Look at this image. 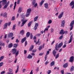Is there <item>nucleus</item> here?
<instances>
[{
  "instance_id": "obj_32",
  "label": "nucleus",
  "mask_w": 74,
  "mask_h": 74,
  "mask_svg": "<svg viewBox=\"0 0 74 74\" xmlns=\"http://www.w3.org/2000/svg\"><path fill=\"white\" fill-rule=\"evenodd\" d=\"M42 49V45L40 46L38 49L39 51H40V50H41Z\"/></svg>"
},
{
  "instance_id": "obj_15",
  "label": "nucleus",
  "mask_w": 74,
  "mask_h": 74,
  "mask_svg": "<svg viewBox=\"0 0 74 74\" xmlns=\"http://www.w3.org/2000/svg\"><path fill=\"white\" fill-rule=\"evenodd\" d=\"M64 13V12H62L58 16V18H61L63 16Z\"/></svg>"
},
{
  "instance_id": "obj_25",
  "label": "nucleus",
  "mask_w": 74,
  "mask_h": 74,
  "mask_svg": "<svg viewBox=\"0 0 74 74\" xmlns=\"http://www.w3.org/2000/svg\"><path fill=\"white\" fill-rule=\"evenodd\" d=\"M20 33L21 35H23L24 33H25V31L24 30H23L20 31Z\"/></svg>"
},
{
  "instance_id": "obj_45",
  "label": "nucleus",
  "mask_w": 74,
  "mask_h": 74,
  "mask_svg": "<svg viewBox=\"0 0 74 74\" xmlns=\"http://www.w3.org/2000/svg\"><path fill=\"white\" fill-rule=\"evenodd\" d=\"M69 35L71 36H72V37H73V32H71V33L69 34Z\"/></svg>"
},
{
  "instance_id": "obj_30",
  "label": "nucleus",
  "mask_w": 74,
  "mask_h": 74,
  "mask_svg": "<svg viewBox=\"0 0 74 74\" xmlns=\"http://www.w3.org/2000/svg\"><path fill=\"white\" fill-rule=\"evenodd\" d=\"M32 58H33V56L30 54H29L27 57V58H28V59H32Z\"/></svg>"
},
{
  "instance_id": "obj_23",
  "label": "nucleus",
  "mask_w": 74,
  "mask_h": 74,
  "mask_svg": "<svg viewBox=\"0 0 74 74\" xmlns=\"http://www.w3.org/2000/svg\"><path fill=\"white\" fill-rule=\"evenodd\" d=\"M72 40H73V37H72V36H71L70 37V39L69 41V44H70V42H71L72 41Z\"/></svg>"
},
{
  "instance_id": "obj_29",
  "label": "nucleus",
  "mask_w": 74,
  "mask_h": 74,
  "mask_svg": "<svg viewBox=\"0 0 74 74\" xmlns=\"http://www.w3.org/2000/svg\"><path fill=\"white\" fill-rule=\"evenodd\" d=\"M38 16H36V17H35L34 18V22H36L38 20Z\"/></svg>"
},
{
  "instance_id": "obj_2",
  "label": "nucleus",
  "mask_w": 74,
  "mask_h": 74,
  "mask_svg": "<svg viewBox=\"0 0 74 74\" xmlns=\"http://www.w3.org/2000/svg\"><path fill=\"white\" fill-rule=\"evenodd\" d=\"M59 49L58 48V47H55V49H54L52 51V53L54 56H56V54L57 53V51H58Z\"/></svg>"
},
{
  "instance_id": "obj_51",
  "label": "nucleus",
  "mask_w": 74,
  "mask_h": 74,
  "mask_svg": "<svg viewBox=\"0 0 74 74\" xmlns=\"http://www.w3.org/2000/svg\"><path fill=\"white\" fill-rule=\"evenodd\" d=\"M46 30H47V31H48V28H46L45 29V30L44 31V33H45V31H46Z\"/></svg>"
},
{
  "instance_id": "obj_7",
  "label": "nucleus",
  "mask_w": 74,
  "mask_h": 74,
  "mask_svg": "<svg viewBox=\"0 0 74 74\" xmlns=\"http://www.w3.org/2000/svg\"><path fill=\"white\" fill-rule=\"evenodd\" d=\"M70 6H72L71 7V8H72V9H73L74 8V1H72L70 3Z\"/></svg>"
},
{
  "instance_id": "obj_49",
  "label": "nucleus",
  "mask_w": 74,
  "mask_h": 74,
  "mask_svg": "<svg viewBox=\"0 0 74 74\" xmlns=\"http://www.w3.org/2000/svg\"><path fill=\"white\" fill-rule=\"evenodd\" d=\"M3 62H1L0 63V68L3 65Z\"/></svg>"
},
{
  "instance_id": "obj_17",
  "label": "nucleus",
  "mask_w": 74,
  "mask_h": 74,
  "mask_svg": "<svg viewBox=\"0 0 74 74\" xmlns=\"http://www.w3.org/2000/svg\"><path fill=\"white\" fill-rule=\"evenodd\" d=\"M68 66V63H66L65 64L63 65V67L64 68H66Z\"/></svg>"
},
{
  "instance_id": "obj_13",
  "label": "nucleus",
  "mask_w": 74,
  "mask_h": 74,
  "mask_svg": "<svg viewBox=\"0 0 74 74\" xmlns=\"http://www.w3.org/2000/svg\"><path fill=\"white\" fill-rule=\"evenodd\" d=\"M26 37L24 38L23 39L21 40V43H23L24 42H25V41H26Z\"/></svg>"
},
{
  "instance_id": "obj_34",
  "label": "nucleus",
  "mask_w": 74,
  "mask_h": 74,
  "mask_svg": "<svg viewBox=\"0 0 74 74\" xmlns=\"http://www.w3.org/2000/svg\"><path fill=\"white\" fill-rule=\"evenodd\" d=\"M30 13L27 12L25 15V16H26V17H27L29 16V15H30Z\"/></svg>"
},
{
  "instance_id": "obj_53",
  "label": "nucleus",
  "mask_w": 74,
  "mask_h": 74,
  "mask_svg": "<svg viewBox=\"0 0 74 74\" xmlns=\"http://www.w3.org/2000/svg\"><path fill=\"white\" fill-rule=\"evenodd\" d=\"M63 35L61 36L59 38V39H62V38H63Z\"/></svg>"
},
{
  "instance_id": "obj_3",
  "label": "nucleus",
  "mask_w": 74,
  "mask_h": 74,
  "mask_svg": "<svg viewBox=\"0 0 74 74\" xmlns=\"http://www.w3.org/2000/svg\"><path fill=\"white\" fill-rule=\"evenodd\" d=\"M25 18H23L21 19V22H23L22 23V24L21 25V27L23 26H24V25L26 23V22H27L28 20H25L24 21V20H25Z\"/></svg>"
},
{
  "instance_id": "obj_9",
  "label": "nucleus",
  "mask_w": 74,
  "mask_h": 74,
  "mask_svg": "<svg viewBox=\"0 0 74 74\" xmlns=\"http://www.w3.org/2000/svg\"><path fill=\"white\" fill-rule=\"evenodd\" d=\"M49 51H47L45 57V60L44 61H46V60H47V55H49Z\"/></svg>"
},
{
  "instance_id": "obj_6",
  "label": "nucleus",
  "mask_w": 74,
  "mask_h": 74,
  "mask_svg": "<svg viewBox=\"0 0 74 74\" xmlns=\"http://www.w3.org/2000/svg\"><path fill=\"white\" fill-rule=\"evenodd\" d=\"M61 23V27H64V26H65V21H64V20L62 21Z\"/></svg>"
},
{
  "instance_id": "obj_31",
  "label": "nucleus",
  "mask_w": 74,
  "mask_h": 74,
  "mask_svg": "<svg viewBox=\"0 0 74 74\" xmlns=\"http://www.w3.org/2000/svg\"><path fill=\"white\" fill-rule=\"evenodd\" d=\"M73 70H74V67L73 66H72V67L70 69V71H73Z\"/></svg>"
},
{
  "instance_id": "obj_4",
  "label": "nucleus",
  "mask_w": 74,
  "mask_h": 74,
  "mask_svg": "<svg viewBox=\"0 0 74 74\" xmlns=\"http://www.w3.org/2000/svg\"><path fill=\"white\" fill-rule=\"evenodd\" d=\"M74 20H73L71 22L70 24V27H71L70 28V31H71V30L73 29V27L74 26L73 25H74Z\"/></svg>"
},
{
  "instance_id": "obj_54",
  "label": "nucleus",
  "mask_w": 74,
  "mask_h": 74,
  "mask_svg": "<svg viewBox=\"0 0 74 74\" xmlns=\"http://www.w3.org/2000/svg\"><path fill=\"white\" fill-rule=\"evenodd\" d=\"M27 41H26L25 42V47H26L27 45Z\"/></svg>"
},
{
  "instance_id": "obj_16",
  "label": "nucleus",
  "mask_w": 74,
  "mask_h": 74,
  "mask_svg": "<svg viewBox=\"0 0 74 74\" xmlns=\"http://www.w3.org/2000/svg\"><path fill=\"white\" fill-rule=\"evenodd\" d=\"M0 45H1V46H3V47H4V45H5V44L4 43H3V42L1 41H0Z\"/></svg>"
},
{
  "instance_id": "obj_61",
  "label": "nucleus",
  "mask_w": 74,
  "mask_h": 74,
  "mask_svg": "<svg viewBox=\"0 0 74 74\" xmlns=\"http://www.w3.org/2000/svg\"><path fill=\"white\" fill-rule=\"evenodd\" d=\"M10 4V1H8V2L6 4V5H8Z\"/></svg>"
},
{
  "instance_id": "obj_21",
  "label": "nucleus",
  "mask_w": 74,
  "mask_h": 74,
  "mask_svg": "<svg viewBox=\"0 0 74 74\" xmlns=\"http://www.w3.org/2000/svg\"><path fill=\"white\" fill-rule=\"evenodd\" d=\"M60 34H62V35L64 34V30L63 29H61L60 32Z\"/></svg>"
},
{
  "instance_id": "obj_63",
  "label": "nucleus",
  "mask_w": 74,
  "mask_h": 74,
  "mask_svg": "<svg viewBox=\"0 0 74 74\" xmlns=\"http://www.w3.org/2000/svg\"><path fill=\"white\" fill-rule=\"evenodd\" d=\"M24 54H26L27 53V50H24Z\"/></svg>"
},
{
  "instance_id": "obj_5",
  "label": "nucleus",
  "mask_w": 74,
  "mask_h": 74,
  "mask_svg": "<svg viewBox=\"0 0 74 74\" xmlns=\"http://www.w3.org/2000/svg\"><path fill=\"white\" fill-rule=\"evenodd\" d=\"M32 5L34 6V7L35 8H36L37 6V3H36V0H33L32 1Z\"/></svg>"
},
{
  "instance_id": "obj_42",
  "label": "nucleus",
  "mask_w": 74,
  "mask_h": 74,
  "mask_svg": "<svg viewBox=\"0 0 74 74\" xmlns=\"http://www.w3.org/2000/svg\"><path fill=\"white\" fill-rule=\"evenodd\" d=\"M18 70H19V65H18L17 66V69L15 73H17Z\"/></svg>"
},
{
  "instance_id": "obj_37",
  "label": "nucleus",
  "mask_w": 74,
  "mask_h": 74,
  "mask_svg": "<svg viewBox=\"0 0 74 74\" xmlns=\"http://www.w3.org/2000/svg\"><path fill=\"white\" fill-rule=\"evenodd\" d=\"M16 2L15 1L14 2V8H13V10H15V8H16Z\"/></svg>"
},
{
  "instance_id": "obj_22",
  "label": "nucleus",
  "mask_w": 74,
  "mask_h": 74,
  "mask_svg": "<svg viewBox=\"0 0 74 74\" xmlns=\"http://www.w3.org/2000/svg\"><path fill=\"white\" fill-rule=\"evenodd\" d=\"M33 21H32L29 23L28 24V27H30V26H31V25H32V23H33Z\"/></svg>"
},
{
  "instance_id": "obj_33",
  "label": "nucleus",
  "mask_w": 74,
  "mask_h": 74,
  "mask_svg": "<svg viewBox=\"0 0 74 74\" xmlns=\"http://www.w3.org/2000/svg\"><path fill=\"white\" fill-rule=\"evenodd\" d=\"M43 3H44V1H41V2H40L39 3V5H40V6H41V5H42Z\"/></svg>"
},
{
  "instance_id": "obj_57",
  "label": "nucleus",
  "mask_w": 74,
  "mask_h": 74,
  "mask_svg": "<svg viewBox=\"0 0 74 74\" xmlns=\"http://www.w3.org/2000/svg\"><path fill=\"white\" fill-rule=\"evenodd\" d=\"M44 53H40L39 54V56H42V55H43V54H44Z\"/></svg>"
},
{
  "instance_id": "obj_40",
  "label": "nucleus",
  "mask_w": 74,
  "mask_h": 74,
  "mask_svg": "<svg viewBox=\"0 0 74 74\" xmlns=\"http://www.w3.org/2000/svg\"><path fill=\"white\" fill-rule=\"evenodd\" d=\"M21 18H25V16L23 14L21 15Z\"/></svg>"
},
{
  "instance_id": "obj_60",
  "label": "nucleus",
  "mask_w": 74,
  "mask_h": 74,
  "mask_svg": "<svg viewBox=\"0 0 74 74\" xmlns=\"http://www.w3.org/2000/svg\"><path fill=\"white\" fill-rule=\"evenodd\" d=\"M49 62H48V61H47L45 63V65H47V64H48Z\"/></svg>"
},
{
  "instance_id": "obj_47",
  "label": "nucleus",
  "mask_w": 74,
  "mask_h": 74,
  "mask_svg": "<svg viewBox=\"0 0 74 74\" xmlns=\"http://www.w3.org/2000/svg\"><path fill=\"white\" fill-rule=\"evenodd\" d=\"M20 3H21V0H18L17 2V4H19Z\"/></svg>"
},
{
  "instance_id": "obj_41",
  "label": "nucleus",
  "mask_w": 74,
  "mask_h": 74,
  "mask_svg": "<svg viewBox=\"0 0 74 74\" xmlns=\"http://www.w3.org/2000/svg\"><path fill=\"white\" fill-rule=\"evenodd\" d=\"M15 27H16V25H14L13 26V27L12 28V30H14L15 29Z\"/></svg>"
},
{
  "instance_id": "obj_64",
  "label": "nucleus",
  "mask_w": 74,
  "mask_h": 74,
  "mask_svg": "<svg viewBox=\"0 0 74 74\" xmlns=\"http://www.w3.org/2000/svg\"><path fill=\"white\" fill-rule=\"evenodd\" d=\"M5 73V71H3L1 73V74H4Z\"/></svg>"
},
{
  "instance_id": "obj_56",
  "label": "nucleus",
  "mask_w": 74,
  "mask_h": 74,
  "mask_svg": "<svg viewBox=\"0 0 74 74\" xmlns=\"http://www.w3.org/2000/svg\"><path fill=\"white\" fill-rule=\"evenodd\" d=\"M16 43H18V42H19V40H18V39H16Z\"/></svg>"
},
{
  "instance_id": "obj_1",
  "label": "nucleus",
  "mask_w": 74,
  "mask_h": 74,
  "mask_svg": "<svg viewBox=\"0 0 74 74\" xmlns=\"http://www.w3.org/2000/svg\"><path fill=\"white\" fill-rule=\"evenodd\" d=\"M16 51H17V50H16V49L15 48H14L12 49L11 51V52L13 54H15V56L16 57V56H18V54H19V51L18 50L17 51V52H16Z\"/></svg>"
},
{
  "instance_id": "obj_20",
  "label": "nucleus",
  "mask_w": 74,
  "mask_h": 74,
  "mask_svg": "<svg viewBox=\"0 0 74 74\" xmlns=\"http://www.w3.org/2000/svg\"><path fill=\"white\" fill-rule=\"evenodd\" d=\"M8 25V23H5V24L4 25V27L3 28V29H7V25Z\"/></svg>"
},
{
  "instance_id": "obj_11",
  "label": "nucleus",
  "mask_w": 74,
  "mask_h": 74,
  "mask_svg": "<svg viewBox=\"0 0 74 74\" xmlns=\"http://www.w3.org/2000/svg\"><path fill=\"white\" fill-rule=\"evenodd\" d=\"M2 3V4L4 5L7 3V0H3L2 1H0V4Z\"/></svg>"
},
{
  "instance_id": "obj_43",
  "label": "nucleus",
  "mask_w": 74,
  "mask_h": 74,
  "mask_svg": "<svg viewBox=\"0 0 74 74\" xmlns=\"http://www.w3.org/2000/svg\"><path fill=\"white\" fill-rule=\"evenodd\" d=\"M30 39H32L33 38V34H32V33H31L30 34Z\"/></svg>"
},
{
  "instance_id": "obj_46",
  "label": "nucleus",
  "mask_w": 74,
  "mask_h": 74,
  "mask_svg": "<svg viewBox=\"0 0 74 74\" xmlns=\"http://www.w3.org/2000/svg\"><path fill=\"white\" fill-rule=\"evenodd\" d=\"M15 19V16H13L12 17L11 21H14Z\"/></svg>"
},
{
  "instance_id": "obj_36",
  "label": "nucleus",
  "mask_w": 74,
  "mask_h": 74,
  "mask_svg": "<svg viewBox=\"0 0 74 74\" xmlns=\"http://www.w3.org/2000/svg\"><path fill=\"white\" fill-rule=\"evenodd\" d=\"M18 43L14 44L13 46V48H16V47H18Z\"/></svg>"
},
{
  "instance_id": "obj_52",
  "label": "nucleus",
  "mask_w": 74,
  "mask_h": 74,
  "mask_svg": "<svg viewBox=\"0 0 74 74\" xmlns=\"http://www.w3.org/2000/svg\"><path fill=\"white\" fill-rule=\"evenodd\" d=\"M68 32L67 31H65L64 32V34H67L68 33Z\"/></svg>"
},
{
  "instance_id": "obj_10",
  "label": "nucleus",
  "mask_w": 74,
  "mask_h": 74,
  "mask_svg": "<svg viewBox=\"0 0 74 74\" xmlns=\"http://www.w3.org/2000/svg\"><path fill=\"white\" fill-rule=\"evenodd\" d=\"M13 36H14V34L12 33H10L8 34V38H11V37H12Z\"/></svg>"
},
{
  "instance_id": "obj_62",
  "label": "nucleus",
  "mask_w": 74,
  "mask_h": 74,
  "mask_svg": "<svg viewBox=\"0 0 74 74\" xmlns=\"http://www.w3.org/2000/svg\"><path fill=\"white\" fill-rule=\"evenodd\" d=\"M9 72L10 73H12V70L11 69H9Z\"/></svg>"
},
{
  "instance_id": "obj_24",
  "label": "nucleus",
  "mask_w": 74,
  "mask_h": 74,
  "mask_svg": "<svg viewBox=\"0 0 74 74\" xmlns=\"http://www.w3.org/2000/svg\"><path fill=\"white\" fill-rule=\"evenodd\" d=\"M29 36H30V32H28L26 33V37L27 38H28Z\"/></svg>"
},
{
  "instance_id": "obj_27",
  "label": "nucleus",
  "mask_w": 74,
  "mask_h": 74,
  "mask_svg": "<svg viewBox=\"0 0 74 74\" xmlns=\"http://www.w3.org/2000/svg\"><path fill=\"white\" fill-rule=\"evenodd\" d=\"M31 11H32V9H31V8H29L27 10V12H28L30 14V12Z\"/></svg>"
},
{
  "instance_id": "obj_8",
  "label": "nucleus",
  "mask_w": 74,
  "mask_h": 74,
  "mask_svg": "<svg viewBox=\"0 0 74 74\" xmlns=\"http://www.w3.org/2000/svg\"><path fill=\"white\" fill-rule=\"evenodd\" d=\"M74 58L73 56L71 57L69 62H71V63H73V61H74Z\"/></svg>"
},
{
  "instance_id": "obj_38",
  "label": "nucleus",
  "mask_w": 74,
  "mask_h": 74,
  "mask_svg": "<svg viewBox=\"0 0 74 74\" xmlns=\"http://www.w3.org/2000/svg\"><path fill=\"white\" fill-rule=\"evenodd\" d=\"M46 73H47V74H50L51 73V70H48L47 71Z\"/></svg>"
},
{
  "instance_id": "obj_39",
  "label": "nucleus",
  "mask_w": 74,
  "mask_h": 74,
  "mask_svg": "<svg viewBox=\"0 0 74 74\" xmlns=\"http://www.w3.org/2000/svg\"><path fill=\"white\" fill-rule=\"evenodd\" d=\"M59 56V53H58L56 56V59H57Z\"/></svg>"
},
{
  "instance_id": "obj_50",
  "label": "nucleus",
  "mask_w": 74,
  "mask_h": 74,
  "mask_svg": "<svg viewBox=\"0 0 74 74\" xmlns=\"http://www.w3.org/2000/svg\"><path fill=\"white\" fill-rule=\"evenodd\" d=\"M8 5H5L3 7V9H5V8H7Z\"/></svg>"
},
{
  "instance_id": "obj_19",
  "label": "nucleus",
  "mask_w": 74,
  "mask_h": 74,
  "mask_svg": "<svg viewBox=\"0 0 74 74\" xmlns=\"http://www.w3.org/2000/svg\"><path fill=\"white\" fill-rule=\"evenodd\" d=\"M34 48V45H32L31 46L30 48L29 49V51H32Z\"/></svg>"
},
{
  "instance_id": "obj_59",
  "label": "nucleus",
  "mask_w": 74,
  "mask_h": 74,
  "mask_svg": "<svg viewBox=\"0 0 74 74\" xmlns=\"http://www.w3.org/2000/svg\"><path fill=\"white\" fill-rule=\"evenodd\" d=\"M60 72L62 74H64V70L61 71Z\"/></svg>"
},
{
  "instance_id": "obj_26",
  "label": "nucleus",
  "mask_w": 74,
  "mask_h": 74,
  "mask_svg": "<svg viewBox=\"0 0 74 74\" xmlns=\"http://www.w3.org/2000/svg\"><path fill=\"white\" fill-rule=\"evenodd\" d=\"M55 64V62L54 61H52L50 63V66L52 67V66H53Z\"/></svg>"
},
{
  "instance_id": "obj_28",
  "label": "nucleus",
  "mask_w": 74,
  "mask_h": 74,
  "mask_svg": "<svg viewBox=\"0 0 74 74\" xmlns=\"http://www.w3.org/2000/svg\"><path fill=\"white\" fill-rule=\"evenodd\" d=\"M12 45H13V44H12V43H11L8 45V47L9 48H11V47H12Z\"/></svg>"
},
{
  "instance_id": "obj_12",
  "label": "nucleus",
  "mask_w": 74,
  "mask_h": 74,
  "mask_svg": "<svg viewBox=\"0 0 74 74\" xmlns=\"http://www.w3.org/2000/svg\"><path fill=\"white\" fill-rule=\"evenodd\" d=\"M45 7L47 9H48L49 7H48V4L47 3H46L44 4Z\"/></svg>"
},
{
  "instance_id": "obj_14",
  "label": "nucleus",
  "mask_w": 74,
  "mask_h": 74,
  "mask_svg": "<svg viewBox=\"0 0 74 74\" xmlns=\"http://www.w3.org/2000/svg\"><path fill=\"white\" fill-rule=\"evenodd\" d=\"M22 7H20L18 10V12H19V13H21V12H22Z\"/></svg>"
},
{
  "instance_id": "obj_35",
  "label": "nucleus",
  "mask_w": 74,
  "mask_h": 74,
  "mask_svg": "<svg viewBox=\"0 0 74 74\" xmlns=\"http://www.w3.org/2000/svg\"><path fill=\"white\" fill-rule=\"evenodd\" d=\"M7 13L6 12L3 15V16L5 18H7Z\"/></svg>"
},
{
  "instance_id": "obj_58",
  "label": "nucleus",
  "mask_w": 74,
  "mask_h": 74,
  "mask_svg": "<svg viewBox=\"0 0 74 74\" xmlns=\"http://www.w3.org/2000/svg\"><path fill=\"white\" fill-rule=\"evenodd\" d=\"M38 23H36L35 24V26L37 27L38 26Z\"/></svg>"
},
{
  "instance_id": "obj_55",
  "label": "nucleus",
  "mask_w": 74,
  "mask_h": 74,
  "mask_svg": "<svg viewBox=\"0 0 74 74\" xmlns=\"http://www.w3.org/2000/svg\"><path fill=\"white\" fill-rule=\"evenodd\" d=\"M4 56H1L0 57V59H1L2 60H3V59H4Z\"/></svg>"
},
{
  "instance_id": "obj_18",
  "label": "nucleus",
  "mask_w": 74,
  "mask_h": 74,
  "mask_svg": "<svg viewBox=\"0 0 74 74\" xmlns=\"http://www.w3.org/2000/svg\"><path fill=\"white\" fill-rule=\"evenodd\" d=\"M63 45V42H62L60 43L58 45V48H60L62 46V45Z\"/></svg>"
},
{
  "instance_id": "obj_48",
  "label": "nucleus",
  "mask_w": 74,
  "mask_h": 74,
  "mask_svg": "<svg viewBox=\"0 0 74 74\" xmlns=\"http://www.w3.org/2000/svg\"><path fill=\"white\" fill-rule=\"evenodd\" d=\"M37 51V50L36 49H33L32 51V52L33 53H35Z\"/></svg>"
},
{
  "instance_id": "obj_44",
  "label": "nucleus",
  "mask_w": 74,
  "mask_h": 74,
  "mask_svg": "<svg viewBox=\"0 0 74 74\" xmlns=\"http://www.w3.org/2000/svg\"><path fill=\"white\" fill-rule=\"evenodd\" d=\"M48 24H51V23H52V20L49 19L48 22Z\"/></svg>"
}]
</instances>
